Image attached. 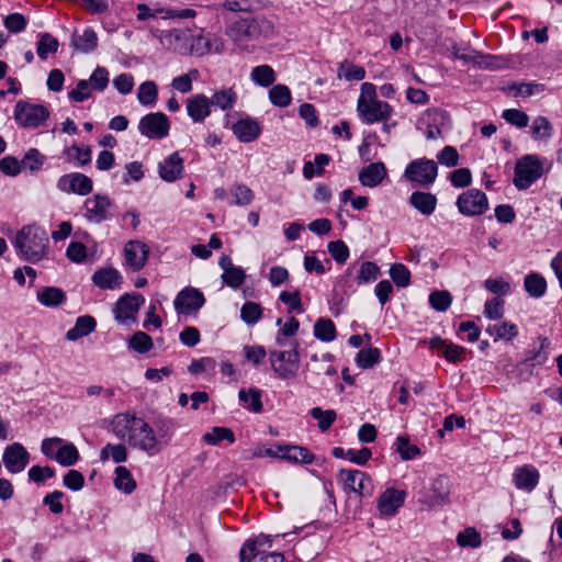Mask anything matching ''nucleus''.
Here are the masks:
<instances>
[{
  "mask_svg": "<svg viewBox=\"0 0 562 562\" xmlns=\"http://www.w3.org/2000/svg\"><path fill=\"white\" fill-rule=\"evenodd\" d=\"M111 431L134 450L154 457L161 452L171 437L172 423L161 420L157 430L144 418L132 413H119L111 419Z\"/></svg>",
  "mask_w": 562,
  "mask_h": 562,
  "instance_id": "obj_1",
  "label": "nucleus"
},
{
  "mask_svg": "<svg viewBox=\"0 0 562 562\" xmlns=\"http://www.w3.org/2000/svg\"><path fill=\"white\" fill-rule=\"evenodd\" d=\"M12 245L18 257L31 263H37L49 254L48 234L37 224L22 226L15 234Z\"/></svg>",
  "mask_w": 562,
  "mask_h": 562,
  "instance_id": "obj_2",
  "label": "nucleus"
},
{
  "mask_svg": "<svg viewBox=\"0 0 562 562\" xmlns=\"http://www.w3.org/2000/svg\"><path fill=\"white\" fill-rule=\"evenodd\" d=\"M273 34L274 24L265 16L241 18L226 29V35L238 46L260 37H271Z\"/></svg>",
  "mask_w": 562,
  "mask_h": 562,
  "instance_id": "obj_3",
  "label": "nucleus"
},
{
  "mask_svg": "<svg viewBox=\"0 0 562 562\" xmlns=\"http://www.w3.org/2000/svg\"><path fill=\"white\" fill-rule=\"evenodd\" d=\"M299 347V341H293L285 348L269 350V361L278 378L289 380L297 375L300 369Z\"/></svg>",
  "mask_w": 562,
  "mask_h": 562,
  "instance_id": "obj_4",
  "label": "nucleus"
},
{
  "mask_svg": "<svg viewBox=\"0 0 562 562\" xmlns=\"http://www.w3.org/2000/svg\"><path fill=\"white\" fill-rule=\"evenodd\" d=\"M546 159H540L537 155H525L519 158L515 165L514 186L518 190L528 189L536 182L544 172L543 162Z\"/></svg>",
  "mask_w": 562,
  "mask_h": 562,
  "instance_id": "obj_5",
  "label": "nucleus"
},
{
  "mask_svg": "<svg viewBox=\"0 0 562 562\" xmlns=\"http://www.w3.org/2000/svg\"><path fill=\"white\" fill-rule=\"evenodd\" d=\"M337 481L344 492L355 493L359 497H370L374 492L371 477L360 470L340 469Z\"/></svg>",
  "mask_w": 562,
  "mask_h": 562,
  "instance_id": "obj_6",
  "label": "nucleus"
},
{
  "mask_svg": "<svg viewBox=\"0 0 562 562\" xmlns=\"http://www.w3.org/2000/svg\"><path fill=\"white\" fill-rule=\"evenodd\" d=\"M49 117V111L45 105L32 104L26 101H18L14 106V120L25 128H36Z\"/></svg>",
  "mask_w": 562,
  "mask_h": 562,
  "instance_id": "obj_7",
  "label": "nucleus"
},
{
  "mask_svg": "<svg viewBox=\"0 0 562 562\" xmlns=\"http://www.w3.org/2000/svg\"><path fill=\"white\" fill-rule=\"evenodd\" d=\"M357 111L363 123L373 124L386 122L393 113V108L387 102L378 99L367 100V98L360 95L357 102Z\"/></svg>",
  "mask_w": 562,
  "mask_h": 562,
  "instance_id": "obj_8",
  "label": "nucleus"
},
{
  "mask_svg": "<svg viewBox=\"0 0 562 562\" xmlns=\"http://www.w3.org/2000/svg\"><path fill=\"white\" fill-rule=\"evenodd\" d=\"M438 175L437 164L431 159H416L411 161L404 172V177L411 182L422 187L432 184Z\"/></svg>",
  "mask_w": 562,
  "mask_h": 562,
  "instance_id": "obj_9",
  "label": "nucleus"
},
{
  "mask_svg": "<svg viewBox=\"0 0 562 562\" xmlns=\"http://www.w3.org/2000/svg\"><path fill=\"white\" fill-rule=\"evenodd\" d=\"M456 204L459 212L465 216H477L488 209L487 196L479 189H470L461 193Z\"/></svg>",
  "mask_w": 562,
  "mask_h": 562,
  "instance_id": "obj_10",
  "label": "nucleus"
},
{
  "mask_svg": "<svg viewBox=\"0 0 562 562\" xmlns=\"http://www.w3.org/2000/svg\"><path fill=\"white\" fill-rule=\"evenodd\" d=\"M450 481L445 475H439L432 480L430 488L423 499H419L422 509H431L445 506L449 503Z\"/></svg>",
  "mask_w": 562,
  "mask_h": 562,
  "instance_id": "obj_11",
  "label": "nucleus"
},
{
  "mask_svg": "<svg viewBox=\"0 0 562 562\" xmlns=\"http://www.w3.org/2000/svg\"><path fill=\"white\" fill-rule=\"evenodd\" d=\"M56 188L66 194L88 195L93 190L92 180L81 172L63 175L56 182Z\"/></svg>",
  "mask_w": 562,
  "mask_h": 562,
  "instance_id": "obj_12",
  "label": "nucleus"
},
{
  "mask_svg": "<svg viewBox=\"0 0 562 562\" xmlns=\"http://www.w3.org/2000/svg\"><path fill=\"white\" fill-rule=\"evenodd\" d=\"M170 123L168 116L161 112L149 113L143 116L138 123V131L142 135L161 139L169 133Z\"/></svg>",
  "mask_w": 562,
  "mask_h": 562,
  "instance_id": "obj_13",
  "label": "nucleus"
},
{
  "mask_svg": "<svg viewBox=\"0 0 562 562\" xmlns=\"http://www.w3.org/2000/svg\"><path fill=\"white\" fill-rule=\"evenodd\" d=\"M111 206L106 194L97 193L83 202V216L90 223L100 224L109 220Z\"/></svg>",
  "mask_w": 562,
  "mask_h": 562,
  "instance_id": "obj_14",
  "label": "nucleus"
},
{
  "mask_svg": "<svg viewBox=\"0 0 562 562\" xmlns=\"http://www.w3.org/2000/svg\"><path fill=\"white\" fill-rule=\"evenodd\" d=\"M30 453L20 442L7 446L2 453V462L11 474L23 472L30 463Z\"/></svg>",
  "mask_w": 562,
  "mask_h": 562,
  "instance_id": "obj_15",
  "label": "nucleus"
},
{
  "mask_svg": "<svg viewBox=\"0 0 562 562\" xmlns=\"http://www.w3.org/2000/svg\"><path fill=\"white\" fill-rule=\"evenodd\" d=\"M145 299L139 293L124 294L115 303L113 313L115 321L119 323H126L127 321H135L136 315Z\"/></svg>",
  "mask_w": 562,
  "mask_h": 562,
  "instance_id": "obj_16",
  "label": "nucleus"
},
{
  "mask_svg": "<svg viewBox=\"0 0 562 562\" xmlns=\"http://www.w3.org/2000/svg\"><path fill=\"white\" fill-rule=\"evenodd\" d=\"M449 123V116L441 109H428L420 117L419 128H426L427 139H436L441 135V130Z\"/></svg>",
  "mask_w": 562,
  "mask_h": 562,
  "instance_id": "obj_17",
  "label": "nucleus"
},
{
  "mask_svg": "<svg viewBox=\"0 0 562 562\" xmlns=\"http://www.w3.org/2000/svg\"><path fill=\"white\" fill-rule=\"evenodd\" d=\"M190 35L191 33L188 29H172L161 32L159 41L166 49L188 56Z\"/></svg>",
  "mask_w": 562,
  "mask_h": 562,
  "instance_id": "obj_18",
  "label": "nucleus"
},
{
  "mask_svg": "<svg viewBox=\"0 0 562 562\" xmlns=\"http://www.w3.org/2000/svg\"><path fill=\"white\" fill-rule=\"evenodd\" d=\"M406 492L394 487H387L378 498L376 507L381 516L392 517L404 505Z\"/></svg>",
  "mask_w": 562,
  "mask_h": 562,
  "instance_id": "obj_19",
  "label": "nucleus"
},
{
  "mask_svg": "<svg viewBox=\"0 0 562 562\" xmlns=\"http://www.w3.org/2000/svg\"><path fill=\"white\" fill-rule=\"evenodd\" d=\"M205 303L203 293L195 288H186L175 299V308L178 313L189 314L199 311Z\"/></svg>",
  "mask_w": 562,
  "mask_h": 562,
  "instance_id": "obj_20",
  "label": "nucleus"
},
{
  "mask_svg": "<svg viewBox=\"0 0 562 562\" xmlns=\"http://www.w3.org/2000/svg\"><path fill=\"white\" fill-rule=\"evenodd\" d=\"M272 547V539L267 535H259L247 539L239 551V562H251L256 557L266 553Z\"/></svg>",
  "mask_w": 562,
  "mask_h": 562,
  "instance_id": "obj_21",
  "label": "nucleus"
},
{
  "mask_svg": "<svg viewBox=\"0 0 562 562\" xmlns=\"http://www.w3.org/2000/svg\"><path fill=\"white\" fill-rule=\"evenodd\" d=\"M183 164L179 151H173L158 164V175L166 182H175L183 173Z\"/></svg>",
  "mask_w": 562,
  "mask_h": 562,
  "instance_id": "obj_22",
  "label": "nucleus"
},
{
  "mask_svg": "<svg viewBox=\"0 0 562 562\" xmlns=\"http://www.w3.org/2000/svg\"><path fill=\"white\" fill-rule=\"evenodd\" d=\"M149 248L139 240H131L124 247V257L126 265L133 271L140 270L148 259Z\"/></svg>",
  "mask_w": 562,
  "mask_h": 562,
  "instance_id": "obj_23",
  "label": "nucleus"
},
{
  "mask_svg": "<svg viewBox=\"0 0 562 562\" xmlns=\"http://www.w3.org/2000/svg\"><path fill=\"white\" fill-rule=\"evenodd\" d=\"M539 471L532 465H522L515 469L513 482L515 486L525 492H532L539 483Z\"/></svg>",
  "mask_w": 562,
  "mask_h": 562,
  "instance_id": "obj_24",
  "label": "nucleus"
},
{
  "mask_svg": "<svg viewBox=\"0 0 562 562\" xmlns=\"http://www.w3.org/2000/svg\"><path fill=\"white\" fill-rule=\"evenodd\" d=\"M429 347L441 353L442 357L449 362H460L464 359L465 348L452 342H448L440 336L432 337L429 342Z\"/></svg>",
  "mask_w": 562,
  "mask_h": 562,
  "instance_id": "obj_25",
  "label": "nucleus"
},
{
  "mask_svg": "<svg viewBox=\"0 0 562 562\" xmlns=\"http://www.w3.org/2000/svg\"><path fill=\"white\" fill-rule=\"evenodd\" d=\"M98 34L92 27H86L81 33L75 31L71 35V47L81 54L93 53L98 47Z\"/></svg>",
  "mask_w": 562,
  "mask_h": 562,
  "instance_id": "obj_26",
  "label": "nucleus"
},
{
  "mask_svg": "<svg viewBox=\"0 0 562 562\" xmlns=\"http://www.w3.org/2000/svg\"><path fill=\"white\" fill-rule=\"evenodd\" d=\"M386 167L382 161L371 162L359 171L358 179L363 187L375 188L386 178Z\"/></svg>",
  "mask_w": 562,
  "mask_h": 562,
  "instance_id": "obj_27",
  "label": "nucleus"
},
{
  "mask_svg": "<svg viewBox=\"0 0 562 562\" xmlns=\"http://www.w3.org/2000/svg\"><path fill=\"white\" fill-rule=\"evenodd\" d=\"M232 131L238 140L243 143H250L259 137L261 127L256 120L246 117L234 123Z\"/></svg>",
  "mask_w": 562,
  "mask_h": 562,
  "instance_id": "obj_28",
  "label": "nucleus"
},
{
  "mask_svg": "<svg viewBox=\"0 0 562 562\" xmlns=\"http://www.w3.org/2000/svg\"><path fill=\"white\" fill-rule=\"evenodd\" d=\"M187 113L194 123L203 122L211 114L210 98L195 94L187 100Z\"/></svg>",
  "mask_w": 562,
  "mask_h": 562,
  "instance_id": "obj_29",
  "label": "nucleus"
},
{
  "mask_svg": "<svg viewBox=\"0 0 562 562\" xmlns=\"http://www.w3.org/2000/svg\"><path fill=\"white\" fill-rule=\"evenodd\" d=\"M451 53L454 58L461 59L464 63H472L474 65H479L481 67L492 68L494 64L490 60H493L494 57L491 55H484L476 50H472L469 48H461L459 45L454 44L451 48Z\"/></svg>",
  "mask_w": 562,
  "mask_h": 562,
  "instance_id": "obj_30",
  "label": "nucleus"
},
{
  "mask_svg": "<svg viewBox=\"0 0 562 562\" xmlns=\"http://www.w3.org/2000/svg\"><path fill=\"white\" fill-rule=\"evenodd\" d=\"M277 325L281 326L276 335V344L279 348H285L291 342L297 341L293 338L300 328V323L296 318L290 317L284 324H282L281 318H278Z\"/></svg>",
  "mask_w": 562,
  "mask_h": 562,
  "instance_id": "obj_31",
  "label": "nucleus"
},
{
  "mask_svg": "<svg viewBox=\"0 0 562 562\" xmlns=\"http://www.w3.org/2000/svg\"><path fill=\"white\" fill-rule=\"evenodd\" d=\"M92 281L100 289L113 290L122 283V276L114 268H104L93 273Z\"/></svg>",
  "mask_w": 562,
  "mask_h": 562,
  "instance_id": "obj_32",
  "label": "nucleus"
},
{
  "mask_svg": "<svg viewBox=\"0 0 562 562\" xmlns=\"http://www.w3.org/2000/svg\"><path fill=\"white\" fill-rule=\"evenodd\" d=\"M278 452L282 459L290 462L310 464L314 461V454L300 446H278Z\"/></svg>",
  "mask_w": 562,
  "mask_h": 562,
  "instance_id": "obj_33",
  "label": "nucleus"
},
{
  "mask_svg": "<svg viewBox=\"0 0 562 562\" xmlns=\"http://www.w3.org/2000/svg\"><path fill=\"white\" fill-rule=\"evenodd\" d=\"M97 327L95 319L90 315L79 316L76 324L66 333V338L70 341H76L82 337L88 336L94 331Z\"/></svg>",
  "mask_w": 562,
  "mask_h": 562,
  "instance_id": "obj_34",
  "label": "nucleus"
},
{
  "mask_svg": "<svg viewBox=\"0 0 562 562\" xmlns=\"http://www.w3.org/2000/svg\"><path fill=\"white\" fill-rule=\"evenodd\" d=\"M409 203L413 207L419 211L423 215H430L434 213L437 205V198L435 194L423 191H415L409 198Z\"/></svg>",
  "mask_w": 562,
  "mask_h": 562,
  "instance_id": "obj_35",
  "label": "nucleus"
},
{
  "mask_svg": "<svg viewBox=\"0 0 562 562\" xmlns=\"http://www.w3.org/2000/svg\"><path fill=\"white\" fill-rule=\"evenodd\" d=\"M237 99L238 97L235 89L233 87H228L215 91L210 98V102L211 106L214 105L222 111H228L234 108Z\"/></svg>",
  "mask_w": 562,
  "mask_h": 562,
  "instance_id": "obj_36",
  "label": "nucleus"
},
{
  "mask_svg": "<svg viewBox=\"0 0 562 562\" xmlns=\"http://www.w3.org/2000/svg\"><path fill=\"white\" fill-rule=\"evenodd\" d=\"M37 301L46 307H57L66 301L65 292L57 286H44L37 291Z\"/></svg>",
  "mask_w": 562,
  "mask_h": 562,
  "instance_id": "obj_37",
  "label": "nucleus"
},
{
  "mask_svg": "<svg viewBox=\"0 0 562 562\" xmlns=\"http://www.w3.org/2000/svg\"><path fill=\"white\" fill-rule=\"evenodd\" d=\"M261 397V390L256 387H250L248 390L241 389L238 392V398L243 406L255 414H259L263 409Z\"/></svg>",
  "mask_w": 562,
  "mask_h": 562,
  "instance_id": "obj_38",
  "label": "nucleus"
},
{
  "mask_svg": "<svg viewBox=\"0 0 562 562\" xmlns=\"http://www.w3.org/2000/svg\"><path fill=\"white\" fill-rule=\"evenodd\" d=\"M486 333L494 337V341L504 339L512 340L518 335V327L510 322H502L499 324L488 325Z\"/></svg>",
  "mask_w": 562,
  "mask_h": 562,
  "instance_id": "obj_39",
  "label": "nucleus"
},
{
  "mask_svg": "<svg viewBox=\"0 0 562 562\" xmlns=\"http://www.w3.org/2000/svg\"><path fill=\"white\" fill-rule=\"evenodd\" d=\"M524 286L531 297L539 299L546 294L547 281L541 274L531 272L526 276Z\"/></svg>",
  "mask_w": 562,
  "mask_h": 562,
  "instance_id": "obj_40",
  "label": "nucleus"
},
{
  "mask_svg": "<svg viewBox=\"0 0 562 562\" xmlns=\"http://www.w3.org/2000/svg\"><path fill=\"white\" fill-rule=\"evenodd\" d=\"M333 456L335 458L348 459L356 464L362 465L371 458V451L368 448H362L357 451L353 449L345 450L341 447H335L333 449Z\"/></svg>",
  "mask_w": 562,
  "mask_h": 562,
  "instance_id": "obj_41",
  "label": "nucleus"
},
{
  "mask_svg": "<svg viewBox=\"0 0 562 562\" xmlns=\"http://www.w3.org/2000/svg\"><path fill=\"white\" fill-rule=\"evenodd\" d=\"M115 479H114V486L124 492L125 494H131L136 488V482L131 473V471L120 465L115 469Z\"/></svg>",
  "mask_w": 562,
  "mask_h": 562,
  "instance_id": "obj_42",
  "label": "nucleus"
},
{
  "mask_svg": "<svg viewBox=\"0 0 562 562\" xmlns=\"http://www.w3.org/2000/svg\"><path fill=\"white\" fill-rule=\"evenodd\" d=\"M46 161V157L37 148H29L22 160V168L29 170L31 173L38 172Z\"/></svg>",
  "mask_w": 562,
  "mask_h": 562,
  "instance_id": "obj_43",
  "label": "nucleus"
},
{
  "mask_svg": "<svg viewBox=\"0 0 562 562\" xmlns=\"http://www.w3.org/2000/svg\"><path fill=\"white\" fill-rule=\"evenodd\" d=\"M127 449L122 443H106L100 451V461L105 462L110 458L115 463H122L127 460Z\"/></svg>",
  "mask_w": 562,
  "mask_h": 562,
  "instance_id": "obj_44",
  "label": "nucleus"
},
{
  "mask_svg": "<svg viewBox=\"0 0 562 562\" xmlns=\"http://www.w3.org/2000/svg\"><path fill=\"white\" fill-rule=\"evenodd\" d=\"M381 274L380 267L373 261H362L356 281L358 285H363L374 282Z\"/></svg>",
  "mask_w": 562,
  "mask_h": 562,
  "instance_id": "obj_45",
  "label": "nucleus"
},
{
  "mask_svg": "<svg viewBox=\"0 0 562 562\" xmlns=\"http://www.w3.org/2000/svg\"><path fill=\"white\" fill-rule=\"evenodd\" d=\"M54 460L63 467H71L79 460L78 449L74 443H65L57 449Z\"/></svg>",
  "mask_w": 562,
  "mask_h": 562,
  "instance_id": "obj_46",
  "label": "nucleus"
},
{
  "mask_svg": "<svg viewBox=\"0 0 562 562\" xmlns=\"http://www.w3.org/2000/svg\"><path fill=\"white\" fill-rule=\"evenodd\" d=\"M250 79L260 87H270L276 81V74L269 65H260L252 68Z\"/></svg>",
  "mask_w": 562,
  "mask_h": 562,
  "instance_id": "obj_47",
  "label": "nucleus"
},
{
  "mask_svg": "<svg viewBox=\"0 0 562 562\" xmlns=\"http://www.w3.org/2000/svg\"><path fill=\"white\" fill-rule=\"evenodd\" d=\"M314 336L324 342H330L336 338V327L331 319L319 318L314 325Z\"/></svg>",
  "mask_w": 562,
  "mask_h": 562,
  "instance_id": "obj_48",
  "label": "nucleus"
},
{
  "mask_svg": "<svg viewBox=\"0 0 562 562\" xmlns=\"http://www.w3.org/2000/svg\"><path fill=\"white\" fill-rule=\"evenodd\" d=\"M58 46H59V43H58L57 38H55L49 33H43L40 35L38 42L36 44L37 56L42 60H45V59H47L49 54H54L57 52Z\"/></svg>",
  "mask_w": 562,
  "mask_h": 562,
  "instance_id": "obj_49",
  "label": "nucleus"
},
{
  "mask_svg": "<svg viewBox=\"0 0 562 562\" xmlns=\"http://www.w3.org/2000/svg\"><path fill=\"white\" fill-rule=\"evenodd\" d=\"M263 308L259 303L247 301L240 308V319L247 325L257 324L262 317Z\"/></svg>",
  "mask_w": 562,
  "mask_h": 562,
  "instance_id": "obj_50",
  "label": "nucleus"
},
{
  "mask_svg": "<svg viewBox=\"0 0 562 562\" xmlns=\"http://www.w3.org/2000/svg\"><path fill=\"white\" fill-rule=\"evenodd\" d=\"M270 102L279 108H285L291 104L292 94L285 85H276L269 91Z\"/></svg>",
  "mask_w": 562,
  "mask_h": 562,
  "instance_id": "obj_51",
  "label": "nucleus"
},
{
  "mask_svg": "<svg viewBox=\"0 0 562 562\" xmlns=\"http://www.w3.org/2000/svg\"><path fill=\"white\" fill-rule=\"evenodd\" d=\"M552 135V125L546 116H537L531 124V136L536 140H547Z\"/></svg>",
  "mask_w": 562,
  "mask_h": 562,
  "instance_id": "obj_52",
  "label": "nucleus"
},
{
  "mask_svg": "<svg viewBox=\"0 0 562 562\" xmlns=\"http://www.w3.org/2000/svg\"><path fill=\"white\" fill-rule=\"evenodd\" d=\"M203 440L211 446H215L222 440L233 443L235 442V435L231 428L216 426L203 435Z\"/></svg>",
  "mask_w": 562,
  "mask_h": 562,
  "instance_id": "obj_53",
  "label": "nucleus"
},
{
  "mask_svg": "<svg viewBox=\"0 0 562 562\" xmlns=\"http://www.w3.org/2000/svg\"><path fill=\"white\" fill-rule=\"evenodd\" d=\"M381 359V352L378 348L369 347L361 349L357 357L356 363L361 369H369L376 364Z\"/></svg>",
  "mask_w": 562,
  "mask_h": 562,
  "instance_id": "obj_54",
  "label": "nucleus"
},
{
  "mask_svg": "<svg viewBox=\"0 0 562 562\" xmlns=\"http://www.w3.org/2000/svg\"><path fill=\"white\" fill-rule=\"evenodd\" d=\"M311 416L317 420L319 430L326 431L335 423L337 414L334 409H322L321 407H313L311 409Z\"/></svg>",
  "mask_w": 562,
  "mask_h": 562,
  "instance_id": "obj_55",
  "label": "nucleus"
},
{
  "mask_svg": "<svg viewBox=\"0 0 562 562\" xmlns=\"http://www.w3.org/2000/svg\"><path fill=\"white\" fill-rule=\"evenodd\" d=\"M158 97L157 86L154 81H145L138 88L137 99L143 105H153Z\"/></svg>",
  "mask_w": 562,
  "mask_h": 562,
  "instance_id": "obj_56",
  "label": "nucleus"
},
{
  "mask_svg": "<svg viewBox=\"0 0 562 562\" xmlns=\"http://www.w3.org/2000/svg\"><path fill=\"white\" fill-rule=\"evenodd\" d=\"M390 277L398 288H406L411 283V272L403 263H393L390 268Z\"/></svg>",
  "mask_w": 562,
  "mask_h": 562,
  "instance_id": "obj_57",
  "label": "nucleus"
},
{
  "mask_svg": "<svg viewBox=\"0 0 562 562\" xmlns=\"http://www.w3.org/2000/svg\"><path fill=\"white\" fill-rule=\"evenodd\" d=\"M457 543L460 547L479 548L482 543V538L474 527H468L458 533Z\"/></svg>",
  "mask_w": 562,
  "mask_h": 562,
  "instance_id": "obj_58",
  "label": "nucleus"
},
{
  "mask_svg": "<svg viewBox=\"0 0 562 562\" xmlns=\"http://www.w3.org/2000/svg\"><path fill=\"white\" fill-rule=\"evenodd\" d=\"M396 451L403 460H412L420 454V449L412 445L407 436H398L396 438Z\"/></svg>",
  "mask_w": 562,
  "mask_h": 562,
  "instance_id": "obj_59",
  "label": "nucleus"
},
{
  "mask_svg": "<svg viewBox=\"0 0 562 562\" xmlns=\"http://www.w3.org/2000/svg\"><path fill=\"white\" fill-rule=\"evenodd\" d=\"M128 346L139 353H146L154 347V344L149 335L144 331H136L131 337Z\"/></svg>",
  "mask_w": 562,
  "mask_h": 562,
  "instance_id": "obj_60",
  "label": "nucleus"
},
{
  "mask_svg": "<svg viewBox=\"0 0 562 562\" xmlns=\"http://www.w3.org/2000/svg\"><path fill=\"white\" fill-rule=\"evenodd\" d=\"M199 70L191 69L188 74L172 79L171 86L181 93H188L192 90V81L199 78Z\"/></svg>",
  "mask_w": 562,
  "mask_h": 562,
  "instance_id": "obj_61",
  "label": "nucleus"
},
{
  "mask_svg": "<svg viewBox=\"0 0 562 562\" xmlns=\"http://www.w3.org/2000/svg\"><path fill=\"white\" fill-rule=\"evenodd\" d=\"M452 296L448 291H434L429 295L430 306L438 312H446L451 305Z\"/></svg>",
  "mask_w": 562,
  "mask_h": 562,
  "instance_id": "obj_62",
  "label": "nucleus"
},
{
  "mask_svg": "<svg viewBox=\"0 0 562 562\" xmlns=\"http://www.w3.org/2000/svg\"><path fill=\"white\" fill-rule=\"evenodd\" d=\"M279 300L289 307V313L302 314L304 312L299 290L294 292L283 291L280 293Z\"/></svg>",
  "mask_w": 562,
  "mask_h": 562,
  "instance_id": "obj_63",
  "label": "nucleus"
},
{
  "mask_svg": "<svg viewBox=\"0 0 562 562\" xmlns=\"http://www.w3.org/2000/svg\"><path fill=\"white\" fill-rule=\"evenodd\" d=\"M231 194L234 198V204L248 205L254 200L252 191L245 184H235L231 189Z\"/></svg>",
  "mask_w": 562,
  "mask_h": 562,
  "instance_id": "obj_64",
  "label": "nucleus"
}]
</instances>
